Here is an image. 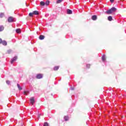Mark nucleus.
<instances>
[{
  "instance_id": "obj_14",
  "label": "nucleus",
  "mask_w": 126,
  "mask_h": 126,
  "mask_svg": "<svg viewBox=\"0 0 126 126\" xmlns=\"http://www.w3.org/2000/svg\"><path fill=\"white\" fill-rule=\"evenodd\" d=\"M108 20L109 21H112L113 20V17L111 16H109L108 17Z\"/></svg>"
},
{
  "instance_id": "obj_8",
  "label": "nucleus",
  "mask_w": 126,
  "mask_h": 126,
  "mask_svg": "<svg viewBox=\"0 0 126 126\" xmlns=\"http://www.w3.org/2000/svg\"><path fill=\"white\" fill-rule=\"evenodd\" d=\"M67 14H72V11L69 9L67 10Z\"/></svg>"
},
{
  "instance_id": "obj_9",
  "label": "nucleus",
  "mask_w": 126,
  "mask_h": 126,
  "mask_svg": "<svg viewBox=\"0 0 126 126\" xmlns=\"http://www.w3.org/2000/svg\"><path fill=\"white\" fill-rule=\"evenodd\" d=\"M39 40H44L45 39V36L43 35H40L39 37Z\"/></svg>"
},
{
  "instance_id": "obj_21",
  "label": "nucleus",
  "mask_w": 126,
  "mask_h": 126,
  "mask_svg": "<svg viewBox=\"0 0 126 126\" xmlns=\"http://www.w3.org/2000/svg\"><path fill=\"white\" fill-rule=\"evenodd\" d=\"M43 126H49V123H48L47 122H45L44 123Z\"/></svg>"
},
{
  "instance_id": "obj_7",
  "label": "nucleus",
  "mask_w": 126,
  "mask_h": 126,
  "mask_svg": "<svg viewBox=\"0 0 126 126\" xmlns=\"http://www.w3.org/2000/svg\"><path fill=\"white\" fill-rule=\"evenodd\" d=\"M32 12L34 15H39V11H38L35 10L33 11Z\"/></svg>"
},
{
  "instance_id": "obj_13",
  "label": "nucleus",
  "mask_w": 126,
  "mask_h": 126,
  "mask_svg": "<svg viewBox=\"0 0 126 126\" xmlns=\"http://www.w3.org/2000/svg\"><path fill=\"white\" fill-rule=\"evenodd\" d=\"M69 119V117H68V116H65L64 117V121H65V122H67V121H68Z\"/></svg>"
},
{
  "instance_id": "obj_29",
  "label": "nucleus",
  "mask_w": 126,
  "mask_h": 126,
  "mask_svg": "<svg viewBox=\"0 0 126 126\" xmlns=\"http://www.w3.org/2000/svg\"><path fill=\"white\" fill-rule=\"evenodd\" d=\"M40 117H41V114H38V119H40Z\"/></svg>"
},
{
  "instance_id": "obj_19",
  "label": "nucleus",
  "mask_w": 126,
  "mask_h": 126,
  "mask_svg": "<svg viewBox=\"0 0 126 126\" xmlns=\"http://www.w3.org/2000/svg\"><path fill=\"white\" fill-rule=\"evenodd\" d=\"M3 16H4V14H3V13H0V17L1 18H2Z\"/></svg>"
},
{
  "instance_id": "obj_6",
  "label": "nucleus",
  "mask_w": 126,
  "mask_h": 126,
  "mask_svg": "<svg viewBox=\"0 0 126 126\" xmlns=\"http://www.w3.org/2000/svg\"><path fill=\"white\" fill-rule=\"evenodd\" d=\"M97 16H96V15H94L93 16H92V20H94V21H95V20H97Z\"/></svg>"
},
{
  "instance_id": "obj_18",
  "label": "nucleus",
  "mask_w": 126,
  "mask_h": 126,
  "mask_svg": "<svg viewBox=\"0 0 126 126\" xmlns=\"http://www.w3.org/2000/svg\"><path fill=\"white\" fill-rule=\"evenodd\" d=\"M63 0H58L56 2V3L57 4L61 3V2L63 1Z\"/></svg>"
},
{
  "instance_id": "obj_5",
  "label": "nucleus",
  "mask_w": 126,
  "mask_h": 126,
  "mask_svg": "<svg viewBox=\"0 0 126 126\" xmlns=\"http://www.w3.org/2000/svg\"><path fill=\"white\" fill-rule=\"evenodd\" d=\"M17 60V56H15L11 61V63H13V62H15Z\"/></svg>"
},
{
  "instance_id": "obj_23",
  "label": "nucleus",
  "mask_w": 126,
  "mask_h": 126,
  "mask_svg": "<svg viewBox=\"0 0 126 126\" xmlns=\"http://www.w3.org/2000/svg\"><path fill=\"white\" fill-rule=\"evenodd\" d=\"M10 53H11V51L10 50H9L6 51V54H10Z\"/></svg>"
},
{
  "instance_id": "obj_17",
  "label": "nucleus",
  "mask_w": 126,
  "mask_h": 126,
  "mask_svg": "<svg viewBox=\"0 0 126 126\" xmlns=\"http://www.w3.org/2000/svg\"><path fill=\"white\" fill-rule=\"evenodd\" d=\"M40 5H41V6H45V2L41 1L40 2Z\"/></svg>"
},
{
  "instance_id": "obj_1",
  "label": "nucleus",
  "mask_w": 126,
  "mask_h": 126,
  "mask_svg": "<svg viewBox=\"0 0 126 126\" xmlns=\"http://www.w3.org/2000/svg\"><path fill=\"white\" fill-rule=\"evenodd\" d=\"M116 10H117V8H116L115 7H113L111 8L110 9L106 11L105 12V13L106 14H112V13H113V12H115Z\"/></svg>"
},
{
  "instance_id": "obj_15",
  "label": "nucleus",
  "mask_w": 126,
  "mask_h": 126,
  "mask_svg": "<svg viewBox=\"0 0 126 126\" xmlns=\"http://www.w3.org/2000/svg\"><path fill=\"white\" fill-rule=\"evenodd\" d=\"M4 30V27L3 26H0V32L3 31Z\"/></svg>"
},
{
  "instance_id": "obj_2",
  "label": "nucleus",
  "mask_w": 126,
  "mask_h": 126,
  "mask_svg": "<svg viewBox=\"0 0 126 126\" xmlns=\"http://www.w3.org/2000/svg\"><path fill=\"white\" fill-rule=\"evenodd\" d=\"M8 22L11 23L14 21V18L12 16L9 17L7 19Z\"/></svg>"
},
{
  "instance_id": "obj_28",
  "label": "nucleus",
  "mask_w": 126,
  "mask_h": 126,
  "mask_svg": "<svg viewBox=\"0 0 126 126\" xmlns=\"http://www.w3.org/2000/svg\"><path fill=\"white\" fill-rule=\"evenodd\" d=\"M110 2L113 3V2H114V1H115V0H110Z\"/></svg>"
},
{
  "instance_id": "obj_26",
  "label": "nucleus",
  "mask_w": 126,
  "mask_h": 126,
  "mask_svg": "<svg viewBox=\"0 0 126 126\" xmlns=\"http://www.w3.org/2000/svg\"><path fill=\"white\" fill-rule=\"evenodd\" d=\"M6 82L7 84H8V85L10 84V81H6Z\"/></svg>"
},
{
  "instance_id": "obj_20",
  "label": "nucleus",
  "mask_w": 126,
  "mask_h": 126,
  "mask_svg": "<svg viewBox=\"0 0 126 126\" xmlns=\"http://www.w3.org/2000/svg\"><path fill=\"white\" fill-rule=\"evenodd\" d=\"M59 67H60L59 66H56L54 67V70H58V69H59Z\"/></svg>"
},
{
  "instance_id": "obj_22",
  "label": "nucleus",
  "mask_w": 126,
  "mask_h": 126,
  "mask_svg": "<svg viewBox=\"0 0 126 126\" xmlns=\"http://www.w3.org/2000/svg\"><path fill=\"white\" fill-rule=\"evenodd\" d=\"M102 60L103 62H105L106 61V57H105V56H103L102 57Z\"/></svg>"
},
{
  "instance_id": "obj_3",
  "label": "nucleus",
  "mask_w": 126,
  "mask_h": 126,
  "mask_svg": "<svg viewBox=\"0 0 126 126\" xmlns=\"http://www.w3.org/2000/svg\"><path fill=\"white\" fill-rule=\"evenodd\" d=\"M36 78H37V79H41V78H43V74H37L36 76Z\"/></svg>"
},
{
  "instance_id": "obj_27",
  "label": "nucleus",
  "mask_w": 126,
  "mask_h": 126,
  "mask_svg": "<svg viewBox=\"0 0 126 126\" xmlns=\"http://www.w3.org/2000/svg\"><path fill=\"white\" fill-rule=\"evenodd\" d=\"M2 39L1 38H0V44H1L2 43Z\"/></svg>"
},
{
  "instance_id": "obj_30",
  "label": "nucleus",
  "mask_w": 126,
  "mask_h": 126,
  "mask_svg": "<svg viewBox=\"0 0 126 126\" xmlns=\"http://www.w3.org/2000/svg\"><path fill=\"white\" fill-rule=\"evenodd\" d=\"M87 66L89 68L90 67V64H87Z\"/></svg>"
},
{
  "instance_id": "obj_12",
  "label": "nucleus",
  "mask_w": 126,
  "mask_h": 126,
  "mask_svg": "<svg viewBox=\"0 0 126 126\" xmlns=\"http://www.w3.org/2000/svg\"><path fill=\"white\" fill-rule=\"evenodd\" d=\"M45 4L46 6H48L49 4H50V1L49 0H46L45 2Z\"/></svg>"
},
{
  "instance_id": "obj_4",
  "label": "nucleus",
  "mask_w": 126,
  "mask_h": 126,
  "mask_svg": "<svg viewBox=\"0 0 126 126\" xmlns=\"http://www.w3.org/2000/svg\"><path fill=\"white\" fill-rule=\"evenodd\" d=\"M30 101L32 105H34V103H35V98L32 97L30 98Z\"/></svg>"
},
{
  "instance_id": "obj_25",
  "label": "nucleus",
  "mask_w": 126,
  "mask_h": 126,
  "mask_svg": "<svg viewBox=\"0 0 126 126\" xmlns=\"http://www.w3.org/2000/svg\"><path fill=\"white\" fill-rule=\"evenodd\" d=\"M27 93H28V92L26 91L24 92V94L26 96H27Z\"/></svg>"
},
{
  "instance_id": "obj_11",
  "label": "nucleus",
  "mask_w": 126,
  "mask_h": 126,
  "mask_svg": "<svg viewBox=\"0 0 126 126\" xmlns=\"http://www.w3.org/2000/svg\"><path fill=\"white\" fill-rule=\"evenodd\" d=\"M16 32L18 34H20V33H21V30L20 29H17L16 30Z\"/></svg>"
},
{
  "instance_id": "obj_10",
  "label": "nucleus",
  "mask_w": 126,
  "mask_h": 126,
  "mask_svg": "<svg viewBox=\"0 0 126 126\" xmlns=\"http://www.w3.org/2000/svg\"><path fill=\"white\" fill-rule=\"evenodd\" d=\"M1 44H2L3 46H6L7 45V42L5 40H3Z\"/></svg>"
},
{
  "instance_id": "obj_24",
  "label": "nucleus",
  "mask_w": 126,
  "mask_h": 126,
  "mask_svg": "<svg viewBox=\"0 0 126 126\" xmlns=\"http://www.w3.org/2000/svg\"><path fill=\"white\" fill-rule=\"evenodd\" d=\"M33 15H34L33 12L32 13H29V16L32 17V16H33Z\"/></svg>"
},
{
  "instance_id": "obj_16",
  "label": "nucleus",
  "mask_w": 126,
  "mask_h": 126,
  "mask_svg": "<svg viewBox=\"0 0 126 126\" xmlns=\"http://www.w3.org/2000/svg\"><path fill=\"white\" fill-rule=\"evenodd\" d=\"M17 86L19 90H22V88H21V87H20V85H19V84H17Z\"/></svg>"
}]
</instances>
